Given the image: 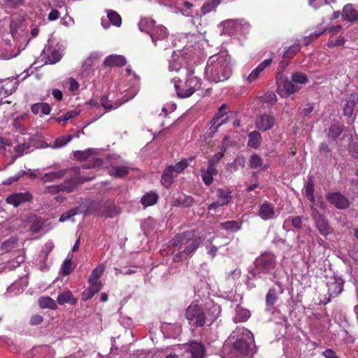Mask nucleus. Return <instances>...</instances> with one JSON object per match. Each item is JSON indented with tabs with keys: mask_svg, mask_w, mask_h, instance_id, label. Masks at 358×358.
<instances>
[{
	"mask_svg": "<svg viewBox=\"0 0 358 358\" xmlns=\"http://www.w3.org/2000/svg\"><path fill=\"white\" fill-rule=\"evenodd\" d=\"M232 73V64L230 55L227 51L220 52L210 56L205 68L206 79L214 83L227 80Z\"/></svg>",
	"mask_w": 358,
	"mask_h": 358,
	"instance_id": "obj_1",
	"label": "nucleus"
},
{
	"mask_svg": "<svg viewBox=\"0 0 358 358\" xmlns=\"http://www.w3.org/2000/svg\"><path fill=\"white\" fill-rule=\"evenodd\" d=\"M233 337L240 336L234 343L225 358H251L255 353L254 336L251 331L245 329H237Z\"/></svg>",
	"mask_w": 358,
	"mask_h": 358,
	"instance_id": "obj_2",
	"label": "nucleus"
},
{
	"mask_svg": "<svg viewBox=\"0 0 358 358\" xmlns=\"http://www.w3.org/2000/svg\"><path fill=\"white\" fill-rule=\"evenodd\" d=\"M220 306L213 304L206 313L203 308L196 304H190L185 311V317L196 327L210 326L220 314Z\"/></svg>",
	"mask_w": 358,
	"mask_h": 358,
	"instance_id": "obj_3",
	"label": "nucleus"
},
{
	"mask_svg": "<svg viewBox=\"0 0 358 358\" xmlns=\"http://www.w3.org/2000/svg\"><path fill=\"white\" fill-rule=\"evenodd\" d=\"M252 275L262 277V275L271 273L276 266V257L270 252H265L255 260Z\"/></svg>",
	"mask_w": 358,
	"mask_h": 358,
	"instance_id": "obj_4",
	"label": "nucleus"
},
{
	"mask_svg": "<svg viewBox=\"0 0 358 358\" xmlns=\"http://www.w3.org/2000/svg\"><path fill=\"white\" fill-rule=\"evenodd\" d=\"M201 242V238L195 235L185 249L173 255V260L178 262L187 259L194 253Z\"/></svg>",
	"mask_w": 358,
	"mask_h": 358,
	"instance_id": "obj_5",
	"label": "nucleus"
},
{
	"mask_svg": "<svg viewBox=\"0 0 358 358\" xmlns=\"http://www.w3.org/2000/svg\"><path fill=\"white\" fill-rule=\"evenodd\" d=\"M150 36L155 46L161 45L164 49H166L167 44H164V43H167L166 39L169 36V33L166 27L162 25H157L153 27Z\"/></svg>",
	"mask_w": 358,
	"mask_h": 358,
	"instance_id": "obj_6",
	"label": "nucleus"
},
{
	"mask_svg": "<svg viewBox=\"0 0 358 358\" xmlns=\"http://www.w3.org/2000/svg\"><path fill=\"white\" fill-rule=\"evenodd\" d=\"M301 89V86L295 85L292 80L282 79L278 82V93L281 96L287 97L291 94L297 92Z\"/></svg>",
	"mask_w": 358,
	"mask_h": 358,
	"instance_id": "obj_7",
	"label": "nucleus"
},
{
	"mask_svg": "<svg viewBox=\"0 0 358 358\" xmlns=\"http://www.w3.org/2000/svg\"><path fill=\"white\" fill-rule=\"evenodd\" d=\"M33 199V196L29 192H15L6 197V202L8 204L17 207L20 205L29 202Z\"/></svg>",
	"mask_w": 358,
	"mask_h": 358,
	"instance_id": "obj_8",
	"label": "nucleus"
},
{
	"mask_svg": "<svg viewBox=\"0 0 358 358\" xmlns=\"http://www.w3.org/2000/svg\"><path fill=\"white\" fill-rule=\"evenodd\" d=\"M327 287L329 294L327 302H329L331 298L337 296L343 291V280L341 278H331L327 282Z\"/></svg>",
	"mask_w": 358,
	"mask_h": 358,
	"instance_id": "obj_9",
	"label": "nucleus"
},
{
	"mask_svg": "<svg viewBox=\"0 0 358 358\" xmlns=\"http://www.w3.org/2000/svg\"><path fill=\"white\" fill-rule=\"evenodd\" d=\"M194 236V233L192 231H185L176 235L172 238L171 243L173 246L178 248V249H185Z\"/></svg>",
	"mask_w": 358,
	"mask_h": 358,
	"instance_id": "obj_10",
	"label": "nucleus"
},
{
	"mask_svg": "<svg viewBox=\"0 0 358 358\" xmlns=\"http://www.w3.org/2000/svg\"><path fill=\"white\" fill-rule=\"evenodd\" d=\"M275 123V120L272 115L262 114L257 117L255 126L259 130L266 131L273 128Z\"/></svg>",
	"mask_w": 358,
	"mask_h": 358,
	"instance_id": "obj_11",
	"label": "nucleus"
},
{
	"mask_svg": "<svg viewBox=\"0 0 358 358\" xmlns=\"http://www.w3.org/2000/svg\"><path fill=\"white\" fill-rule=\"evenodd\" d=\"M328 201L339 209H346L350 206L348 199L339 192L329 194L327 196Z\"/></svg>",
	"mask_w": 358,
	"mask_h": 358,
	"instance_id": "obj_12",
	"label": "nucleus"
},
{
	"mask_svg": "<svg viewBox=\"0 0 358 358\" xmlns=\"http://www.w3.org/2000/svg\"><path fill=\"white\" fill-rule=\"evenodd\" d=\"M185 351L191 354L192 358H204L205 348L201 343L192 341L186 344Z\"/></svg>",
	"mask_w": 358,
	"mask_h": 358,
	"instance_id": "obj_13",
	"label": "nucleus"
},
{
	"mask_svg": "<svg viewBox=\"0 0 358 358\" xmlns=\"http://www.w3.org/2000/svg\"><path fill=\"white\" fill-rule=\"evenodd\" d=\"M357 109H358V95L357 94H351L346 98L343 113L347 116H351Z\"/></svg>",
	"mask_w": 358,
	"mask_h": 358,
	"instance_id": "obj_14",
	"label": "nucleus"
},
{
	"mask_svg": "<svg viewBox=\"0 0 358 358\" xmlns=\"http://www.w3.org/2000/svg\"><path fill=\"white\" fill-rule=\"evenodd\" d=\"M96 213L100 216L112 218L116 216L120 211L115 206L101 203L96 210Z\"/></svg>",
	"mask_w": 358,
	"mask_h": 358,
	"instance_id": "obj_15",
	"label": "nucleus"
},
{
	"mask_svg": "<svg viewBox=\"0 0 358 358\" xmlns=\"http://www.w3.org/2000/svg\"><path fill=\"white\" fill-rule=\"evenodd\" d=\"M259 215L264 220L274 219L276 217L273 206L268 202H264L259 206Z\"/></svg>",
	"mask_w": 358,
	"mask_h": 358,
	"instance_id": "obj_16",
	"label": "nucleus"
},
{
	"mask_svg": "<svg viewBox=\"0 0 358 358\" xmlns=\"http://www.w3.org/2000/svg\"><path fill=\"white\" fill-rule=\"evenodd\" d=\"M131 98V97L127 98L123 101L118 99L115 101H113V100L109 99L108 96L103 95L100 99V103L104 109H106L107 111H109L119 108L121 105L129 101Z\"/></svg>",
	"mask_w": 358,
	"mask_h": 358,
	"instance_id": "obj_17",
	"label": "nucleus"
},
{
	"mask_svg": "<svg viewBox=\"0 0 358 358\" xmlns=\"http://www.w3.org/2000/svg\"><path fill=\"white\" fill-rule=\"evenodd\" d=\"M272 63L271 59H266L262 62L247 77V80L249 83L255 81L259 76V74L271 64Z\"/></svg>",
	"mask_w": 358,
	"mask_h": 358,
	"instance_id": "obj_18",
	"label": "nucleus"
},
{
	"mask_svg": "<svg viewBox=\"0 0 358 358\" xmlns=\"http://www.w3.org/2000/svg\"><path fill=\"white\" fill-rule=\"evenodd\" d=\"M342 18L343 20L354 22L358 19V13L352 4H347L343 8Z\"/></svg>",
	"mask_w": 358,
	"mask_h": 358,
	"instance_id": "obj_19",
	"label": "nucleus"
},
{
	"mask_svg": "<svg viewBox=\"0 0 358 358\" xmlns=\"http://www.w3.org/2000/svg\"><path fill=\"white\" fill-rule=\"evenodd\" d=\"M126 64V58L122 55H109L104 61V64L108 66H123Z\"/></svg>",
	"mask_w": 358,
	"mask_h": 358,
	"instance_id": "obj_20",
	"label": "nucleus"
},
{
	"mask_svg": "<svg viewBox=\"0 0 358 358\" xmlns=\"http://www.w3.org/2000/svg\"><path fill=\"white\" fill-rule=\"evenodd\" d=\"M65 169H60L56 171H50L45 173L44 175L39 176L43 182H52L57 179L62 178L66 174Z\"/></svg>",
	"mask_w": 358,
	"mask_h": 358,
	"instance_id": "obj_21",
	"label": "nucleus"
},
{
	"mask_svg": "<svg viewBox=\"0 0 358 358\" xmlns=\"http://www.w3.org/2000/svg\"><path fill=\"white\" fill-rule=\"evenodd\" d=\"M249 166L252 169H258L259 171H265L268 169V164H264L262 157L257 154L250 156Z\"/></svg>",
	"mask_w": 358,
	"mask_h": 358,
	"instance_id": "obj_22",
	"label": "nucleus"
},
{
	"mask_svg": "<svg viewBox=\"0 0 358 358\" xmlns=\"http://www.w3.org/2000/svg\"><path fill=\"white\" fill-rule=\"evenodd\" d=\"M226 109L227 105L225 104H223L220 107L217 115L211 121L210 129L212 131H216L218 127L224 124V121L220 120L225 115Z\"/></svg>",
	"mask_w": 358,
	"mask_h": 358,
	"instance_id": "obj_23",
	"label": "nucleus"
},
{
	"mask_svg": "<svg viewBox=\"0 0 358 358\" xmlns=\"http://www.w3.org/2000/svg\"><path fill=\"white\" fill-rule=\"evenodd\" d=\"M176 176V173L173 172L172 166H169L164 171L162 176L161 182L162 185L166 187L169 188L173 182V178Z\"/></svg>",
	"mask_w": 358,
	"mask_h": 358,
	"instance_id": "obj_24",
	"label": "nucleus"
},
{
	"mask_svg": "<svg viewBox=\"0 0 358 358\" xmlns=\"http://www.w3.org/2000/svg\"><path fill=\"white\" fill-rule=\"evenodd\" d=\"M188 84H189V88L187 90L188 91V93L184 94L185 96H191L192 95L196 90L199 89L201 87V79L196 76H190L187 79Z\"/></svg>",
	"mask_w": 358,
	"mask_h": 358,
	"instance_id": "obj_25",
	"label": "nucleus"
},
{
	"mask_svg": "<svg viewBox=\"0 0 358 358\" xmlns=\"http://www.w3.org/2000/svg\"><path fill=\"white\" fill-rule=\"evenodd\" d=\"M129 173V168L126 166H112L108 169V174L115 178H122Z\"/></svg>",
	"mask_w": 358,
	"mask_h": 358,
	"instance_id": "obj_26",
	"label": "nucleus"
},
{
	"mask_svg": "<svg viewBox=\"0 0 358 358\" xmlns=\"http://www.w3.org/2000/svg\"><path fill=\"white\" fill-rule=\"evenodd\" d=\"M31 110L36 115L38 114L39 112H41L43 115H49L51 112V107L48 103H36L31 106Z\"/></svg>",
	"mask_w": 358,
	"mask_h": 358,
	"instance_id": "obj_27",
	"label": "nucleus"
},
{
	"mask_svg": "<svg viewBox=\"0 0 358 358\" xmlns=\"http://www.w3.org/2000/svg\"><path fill=\"white\" fill-rule=\"evenodd\" d=\"M68 182H64L63 183L59 185H50L45 187L46 190L45 192L49 193H58L60 191H65L68 192H71L73 191V186H68L67 185Z\"/></svg>",
	"mask_w": 358,
	"mask_h": 358,
	"instance_id": "obj_28",
	"label": "nucleus"
},
{
	"mask_svg": "<svg viewBox=\"0 0 358 358\" xmlns=\"http://www.w3.org/2000/svg\"><path fill=\"white\" fill-rule=\"evenodd\" d=\"M57 303L60 305H64L66 303H70L71 304H75L77 302L76 299L73 296L72 293L70 291H65L59 294L57 296Z\"/></svg>",
	"mask_w": 358,
	"mask_h": 358,
	"instance_id": "obj_29",
	"label": "nucleus"
},
{
	"mask_svg": "<svg viewBox=\"0 0 358 358\" xmlns=\"http://www.w3.org/2000/svg\"><path fill=\"white\" fill-rule=\"evenodd\" d=\"M248 145L250 148H257L262 143L261 134L256 131H253L248 134Z\"/></svg>",
	"mask_w": 358,
	"mask_h": 358,
	"instance_id": "obj_30",
	"label": "nucleus"
},
{
	"mask_svg": "<svg viewBox=\"0 0 358 358\" xmlns=\"http://www.w3.org/2000/svg\"><path fill=\"white\" fill-rule=\"evenodd\" d=\"M158 195L156 193H146L141 199V202L144 207H148L155 204L158 201Z\"/></svg>",
	"mask_w": 358,
	"mask_h": 358,
	"instance_id": "obj_31",
	"label": "nucleus"
},
{
	"mask_svg": "<svg viewBox=\"0 0 358 358\" xmlns=\"http://www.w3.org/2000/svg\"><path fill=\"white\" fill-rule=\"evenodd\" d=\"M155 21L150 18H142L138 22V27L141 31L146 32L150 35L152 29L155 27Z\"/></svg>",
	"mask_w": 358,
	"mask_h": 358,
	"instance_id": "obj_32",
	"label": "nucleus"
},
{
	"mask_svg": "<svg viewBox=\"0 0 358 358\" xmlns=\"http://www.w3.org/2000/svg\"><path fill=\"white\" fill-rule=\"evenodd\" d=\"M250 316V311L241 307H237L236 309V315L234 318V322H243L246 321Z\"/></svg>",
	"mask_w": 358,
	"mask_h": 358,
	"instance_id": "obj_33",
	"label": "nucleus"
},
{
	"mask_svg": "<svg viewBox=\"0 0 358 358\" xmlns=\"http://www.w3.org/2000/svg\"><path fill=\"white\" fill-rule=\"evenodd\" d=\"M343 129V126L341 124L334 123L329 129L327 136L332 139H336L342 133Z\"/></svg>",
	"mask_w": 358,
	"mask_h": 358,
	"instance_id": "obj_34",
	"label": "nucleus"
},
{
	"mask_svg": "<svg viewBox=\"0 0 358 358\" xmlns=\"http://www.w3.org/2000/svg\"><path fill=\"white\" fill-rule=\"evenodd\" d=\"M171 82L173 83L176 91L179 97L187 98V97L190 96H185L184 95V94H187V92L188 93V91L187 90H188V88L189 87L187 80L182 87H180L178 86V80H177L176 78L172 79Z\"/></svg>",
	"mask_w": 358,
	"mask_h": 358,
	"instance_id": "obj_35",
	"label": "nucleus"
},
{
	"mask_svg": "<svg viewBox=\"0 0 358 358\" xmlns=\"http://www.w3.org/2000/svg\"><path fill=\"white\" fill-rule=\"evenodd\" d=\"M38 304L42 308H50L55 310L57 308L56 302L50 296H43L38 299Z\"/></svg>",
	"mask_w": 358,
	"mask_h": 358,
	"instance_id": "obj_36",
	"label": "nucleus"
},
{
	"mask_svg": "<svg viewBox=\"0 0 358 358\" xmlns=\"http://www.w3.org/2000/svg\"><path fill=\"white\" fill-rule=\"evenodd\" d=\"M105 267L103 265L100 264L96 267L92 272L88 282H101L99 278L104 271Z\"/></svg>",
	"mask_w": 358,
	"mask_h": 358,
	"instance_id": "obj_37",
	"label": "nucleus"
},
{
	"mask_svg": "<svg viewBox=\"0 0 358 358\" xmlns=\"http://www.w3.org/2000/svg\"><path fill=\"white\" fill-rule=\"evenodd\" d=\"M305 194L311 203L315 202L314 182L313 177H310L305 187Z\"/></svg>",
	"mask_w": 358,
	"mask_h": 358,
	"instance_id": "obj_38",
	"label": "nucleus"
},
{
	"mask_svg": "<svg viewBox=\"0 0 358 358\" xmlns=\"http://www.w3.org/2000/svg\"><path fill=\"white\" fill-rule=\"evenodd\" d=\"M17 245V239L15 237H10L3 242L1 245V250L5 252H8Z\"/></svg>",
	"mask_w": 358,
	"mask_h": 358,
	"instance_id": "obj_39",
	"label": "nucleus"
},
{
	"mask_svg": "<svg viewBox=\"0 0 358 358\" xmlns=\"http://www.w3.org/2000/svg\"><path fill=\"white\" fill-rule=\"evenodd\" d=\"M292 80L295 85H305L308 83V79L306 74L301 72H295L292 74Z\"/></svg>",
	"mask_w": 358,
	"mask_h": 358,
	"instance_id": "obj_40",
	"label": "nucleus"
},
{
	"mask_svg": "<svg viewBox=\"0 0 358 358\" xmlns=\"http://www.w3.org/2000/svg\"><path fill=\"white\" fill-rule=\"evenodd\" d=\"M217 197L222 200V205H227L230 203L231 199V192L223 189H218L217 190Z\"/></svg>",
	"mask_w": 358,
	"mask_h": 358,
	"instance_id": "obj_41",
	"label": "nucleus"
},
{
	"mask_svg": "<svg viewBox=\"0 0 358 358\" xmlns=\"http://www.w3.org/2000/svg\"><path fill=\"white\" fill-rule=\"evenodd\" d=\"M176 205L183 207L192 206L194 203V199L190 196L183 195L179 196L176 201Z\"/></svg>",
	"mask_w": 358,
	"mask_h": 358,
	"instance_id": "obj_42",
	"label": "nucleus"
},
{
	"mask_svg": "<svg viewBox=\"0 0 358 358\" xmlns=\"http://www.w3.org/2000/svg\"><path fill=\"white\" fill-rule=\"evenodd\" d=\"M72 139V136L67 134L65 136H62L58 138H57L55 141L52 147L53 148H59L66 145L69 141Z\"/></svg>",
	"mask_w": 358,
	"mask_h": 358,
	"instance_id": "obj_43",
	"label": "nucleus"
},
{
	"mask_svg": "<svg viewBox=\"0 0 358 358\" xmlns=\"http://www.w3.org/2000/svg\"><path fill=\"white\" fill-rule=\"evenodd\" d=\"M107 16L110 22L116 27H120L122 24V18L120 15L114 10H108Z\"/></svg>",
	"mask_w": 358,
	"mask_h": 358,
	"instance_id": "obj_44",
	"label": "nucleus"
},
{
	"mask_svg": "<svg viewBox=\"0 0 358 358\" xmlns=\"http://www.w3.org/2000/svg\"><path fill=\"white\" fill-rule=\"evenodd\" d=\"M316 226L320 233L323 235H327L329 233V227L326 218L320 220L315 222Z\"/></svg>",
	"mask_w": 358,
	"mask_h": 358,
	"instance_id": "obj_45",
	"label": "nucleus"
},
{
	"mask_svg": "<svg viewBox=\"0 0 358 358\" xmlns=\"http://www.w3.org/2000/svg\"><path fill=\"white\" fill-rule=\"evenodd\" d=\"M80 113V110H72L70 111H68L65 114L59 116L56 119L57 122H66V121L71 120V118L77 116Z\"/></svg>",
	"mask_w": 358,
	"mask_h": 358,
	"instance_id": "obj_46",
	"label": "nucleus"
},
{
	"mask_svg": "<svg viewBox=\"0 0 358 358\" xmlns=\"http://www.w3.org/2000/svg\"><path fill=\"white\" fill-rule=\"evenodd\" d=\"M291 222L292 225L296 228V229H300L301 227V225H302V217L301 216H296V217H289L288 219H287L285 222H284V224H283V228L284 229H286L287 224H289V222Z\"/></svg>",
	"mask_w": 358,
	"mask_h": 358,
	"instance_id": "obj_47",
	"label": "nucleus"
},
{
	"mask_svg": "<svg viewBox=\"0 0 358 358\" xmlns=\"http://www.w3.org/2000/svg\"><path fill=\"white\" fill-rule=\"evenodd\" d=\"M61 59V55L59 53V51L57 50L54 49L52 50L50 53V55H48L47 59L45 61L46 64H54L57 62H58Z\"/></svg>",
	"mask_w": 358,
	"mask_h": 358,
	"instance_id": "obj_48",
	"label": "nucleus"
},
{
	"mask_svg": "<svg viewBox=\"0 0 358 358\" xmlns=\"http://www.w3.org/2000/svg\"><path fill=\"white\" fill-rule=\"evenodd\" d=\"M218 6L217 1L210 0L202 6L201 10L203 14H207L213 10Z\"/></svg>",
	"mask_w": 358,
	"mask_h": 358,
	"instance_id": "obj_49",
	"label": "nucleus"
},
{
	"mask_svg": "<svg viewBox=\"0 0 358 358\" xmlns=\"http://www.w3.org/2000/svg\"><path fill=\"white\" fill-rule=\"evenodd\" d=\"M17 86V81L15 80H7L3 85V88L6 90V92L8 94H12L15 91Z\"/></svg>",
	"mask_w": 358,
	"mask_h": 358,
	"instance_id": "obj_50",
	"label": "nucleus"
},
{
	"mask_svg": "<svg viewBox=\"0 0 358 358\" xmlns=\"http://www.w3.org/2000/svg\"><path fill=\"white\" fill-rule=\"evenodd\" d=\"M222 227L226 230L236 231L240 229V225L237 221H227L222 223Z\"/></svg>",
	"mask_w": 358,
	"mask_h": 358,
	"instance_id": "obj_51",
	"label": "nucleus"
},
{
	"mask_svg": "<svg viewBox=\"0 0 358 358\" xmlns=\"http://www.w3.org/2000/svg\"><path fill=\"white\" fill-rule=\"evenodd\" d=\"M300 50L299 44H294L289 46L287 50L285 52L283 57L286 59H290L299 52Z\"/></svg>",
	"mask_w": 358,
	"mask_h": 358,
	"instance_id": "obj_52",
	"label": "nucleus"
},
{
	"mask_svg": "<svg viewBox=\"0 0 358 358\" xmlns=\"http://www.w3.org/2000/svg\"><path fill=\"white\" fill-rule=\"evenodd\" d=\"M24 262V257L23 255H18L15 259L9 261L8 266L11 269H15L18 267L22 263Z\"/></svg>",
	"mask_w": 358,
	"mask_h": 358,
	"instance_id": "obj_53",
	"label": "nucleus"
},
{
	"mask_svg": "<svg viewBox=\"0 0 358 358\" xmlns=\"http://www.w3.org/2000/svg\"><path fill=\"white\" fill-rule=\"evenodd\" d=\"M188 164L189 163L187 159H183L178 162L175 166H172L173 172L176 174L182 172L188 166Z\"/></svg>",
	"mask_w": 358,
	"mask_h": 358,
	"instance_id": "obj_54",
	"label": "nucleus"
},
{
	"mask_svg": "<svg viewBox=\"0 0 358 358\" xmlns=\"http://www.w3.org/2000/svg\"><path fill=\"white\" fill-rule=\"evenodd\" d=\"M311 215L315 222L325 218L324 215L318 210L316 204H312L310 206Z\"/></svg>",
	"mask_w": 358,
	"mask_h": 358,
	"instance_id": "obj_55",
	"label": "nucleus"
},
{
	"mask_svg": "<svg viewBox=\"0 0 358 358\" xmlns=\"http://www.w3.org/2000/svg\"><path fill=\"white\" fill-rule=\"evenodd\" d=\"M277 301V296L273 289H270L266 296V302L268 306H273Z\"/></svg>",
	"mask_w": 358,
	"mask_h": 358,
	"instance_id": "obj_56",
	"label": "nucleus"
},
{
	"mask_svg": "<svg viewBox=\"0 0 358 358\" xmlns=\"http://www.w3.org/2000/svg\"><path fill=\"white\" fill-rule=\"evenodd\" d=\"M77 213H78V212L76 209H71V210H68L67 212L63 213L60 216L59 221L60 222H64L66 220H71Z\"/></svg>",
	"mask_w": 358,
	"mask_h": 358,
	"instance_id": "obj_57",
	"label": "nucleus"
},
{
	"mask_svg": "<svg viewBox=\"0 0 358 358\" xmlns=\"http://www.w3.org/2000/svg\"><path fill=\"white\" fill-rule=\"evenodd\" d=\"M201 176L205 185H210L213 182V176L209 173H207V171H206L204 169H202L201 170Z\"/></svg>",
	"mask_w": 358,
	"mask_h": 358,
	"instance_id": "obj_58",
	"label": "nucleus"
},
{
	"mask_svg": "<svg viewBox=\"0 0 358 358\" xmlns=\"http://www.w3.org/2000/svg\"><path fill=\"white\" fill-rule=\"evenodd\" d=\"M27 117V115H20L16 117L13 121V127L17 130H22L23 129L22 122L25 118Z\"/></svg>",
	"mask_w": 358,
	"mask_h": 358,
	"instance_id": "obj_59",
	"label": "nucleus"
},
{
	"mask_svg": "<svg viewBox=\"0 0 358 358\" xmlns=\"http://www.w3.org/2000/svg\"><path fill=\"white\" fill-rule=\"evenodd\" d=\"M223 156V152H217L211 157V159L208 161V163L216 167V165L220 162Z\"/></svg>",
	"mask_w": 358,
	"mask_h": 358,
	"instance_id": "obj_60",
	"label": "nucleus"
},
{
	"mask_svg": "<svg viewBox=\"0 0 358 358\" xmlns=\"http://www.w3.org/2000/svg\"><path fill=\"white\" fill-rule=\"evenodd\" d=\"M264 101L266 103H268L271 104H273L277 101V97L275 94L273 93H268L265 94V96L263 97Z\"/></svg>",
	"mask_w": 358,
	"mask_h": 358,
	"instance_id": "obj_61",
	"label": "nucleus"
},
{
	"mask_svg": "<svg viewBox=\"0 0 358 358\" xmlns=\"http://www.w3.org/2000/svg\"><path fill=\"white\" fill-rule=\"evenodd\" d=\"M71 261L70 259L65 260L62 264V272L64 275H67L71 273Z\"/></svg>",
	"mask_w": 358,
	"mask_h": 358,
	"instance_id": "obj_62",
	"label": "nucleus"
},
{
	"mask_svg": "<svg viewBox=\"0 0 358 358\" xmlns=\"http://www.w3.org/2000/svg\"><path fill=\"white\" fill-rule=\"evenodd\" d=\"M60 16V13L57 9H52L48 13V20L49 21H55L57 20Z\"/></svg>",
	"mask_w": 358,
	"mask_h": 358,
	"instance_id": "obj_63",
	"label": "nucleus"
},
{
	"mask_svg": "<svg viewBox=\"0 0 358 358\" xmlns=\"http://www.w3.org/2000/svg\"><path fill=\"white\" fill-rule=\"evenodd\" d=\"M327 3V0H309V4L315 9Z\"/></svg>",
	"mask_w": 358,
	"mask_h": 358,
	"instance_id": "obj_64",
	"label": "nucleus"
}]
</instances>
